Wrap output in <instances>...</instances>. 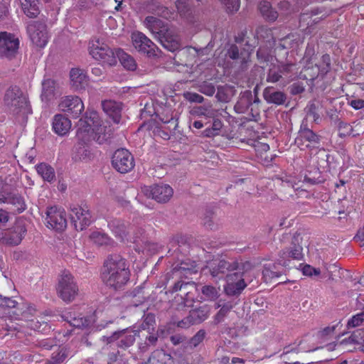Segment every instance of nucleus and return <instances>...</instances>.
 I'll use <instances>...</instances> for the list:
<instances>
[{
    "label": "nucleus",
    "mask_w": 364,
    "mask_h": 364,
    "mask_svg": "<svg viewBox=\"0 0 364 364\" xmlns=\"http://www.w3.org/2000/svg\"><path fill=\"white\" fill-rule=\"evenodd\" d=\"M112 134V129L107 122L101 124L97 113L90 114V117L80 119L77 124V138L79 141L75 147L77 149L80 159L89 158L88 143L95 140L99 144L106 142Z\"/></svg>",
    "instance_id": "f257e3e1"
},
{
    "label": "nucleus",
    "mask_w": 364,
    "mask_h": 364,
    "mask_svg": "<svg viewBox=\"0 0 364 364\" xmlns=\"http://www.w3.org/2000/svg\"><path fill=\"white\" fill-rule=\"evenodd\" d=\"M129 274L126 260L119 255H110L104 263L102 279L107 286L117 289L127 284Z\"/></svg>",
    "instance_id": "f03ea898"
},
{
    "label": "nucleus",
    "mask_w": 364,
    "mask_h": 364,
    "mask_svg": "<svg viewBox=\"0 0 364 364\" xmlns=\"http://www.w3.org/2000/svg\"><path fill=\"white\" fill-rule=\"evenodd\" d=\"M144 25L166 49L174 52L180 48L179 36L159 18L152 16H147L144 21Z\"/></svg>",
    "instance_id": "7ed1b4c3"
},
{
    "label": "nucleus",
    "mask_w": 364,
    "mask_h": 364,
    "mask_svg": "<svg viewBox=\"0 0 364 364\" xmlns=\"http://www.w3.org/2000/svg\"><path fill=\"white\" fill-rule=\"evenodd\" d=\"M5 108L15 115H26L31 113V108L27 96L17 86L7 89L4 97Z\"/></svg>",
    "instance_id": "20e7f679"
},
{
    "label": "nucleus",
    "mask_w": 364,
    "mask_h": 364,
    "mask_svg": "<svg viewBox=\"0 0 364 364\" xmlns=\"http://www.w3.org/2000/svg\"><path fill=\"white\" fill-rule=\"evenodd\" d=\"M89 52L93 58L103 64L113 65L117 63L113 51L102 38L92 39L89 45Z\"/></svg>",
    "instance_id": "39448f33"
},
{
    "label": "nucleus",
    "mask_w": 364,
    "mask_h": 364,
    "mask_svg": "<svg viewBox=\"0 0 364 364\" xmlns=\"http://www.w3.org/2000/svg\"><path fill=\"white\" fill-rule=\"evenodd\" d=\"M314 55V50L313 48L307 47L304 57L303 58V63H305L304 73L303 72L300 74V77L306 79V80H314L318 75H324L326 74L329 69L330 66V57L328 55H323L322 60L323 63V66L321 68L320 66L315 65V66L310 67L311 61L312 60V56Z\"/></svg>",
    "instance_id": "423d86ee"
},
{
    "label": "nucleus",
    "mask_w": 364,
    "mask_h": 364,
    "mask_svg": "<svg viewBox=\"0 0 364 364\" xmlns=\"http://www.w3.org/2000/svg\"><path fill=\"white\" fill-rule=\"evenodd\" d=\"M56 290L58 296L65 302L73 301L78 294L77 283L68 272H64L60 275Z\"/></svg>",
    "instance_id": "0eeeda50"
},
{
    "label": "nucleus",
    "mask_w": 364,
    "mask_h": 364,
    "mask_svg": "<svg viewBox=\"0 0 364 364\" xmlns=\"http://www.w3.org/2000/svg\"><path fill=\"white\" fill-rule=\"evenodd\" d=\"M112 164L117 171L125 173L134 168V159L132 154L127 149H119L113 154Z\"/></svg>",
    "instance_id": "6e6552de"
},
{
    "label": "nucleus",
    "mask_w": 364,
    "mask_h": 364,
    "mask_svg": "<svg viewBox=\"0 0 364 364\" xmlns=\"http://www.w3.org/2000/svg\"><path fill=\"white\" fill-rule=\"evenodd\" d=\"M46 226L56 231H63L67 227L66 213L64 209L55 206L46 211Z\"/></svg>",
    "instance_id": "1a4fd4ad"
},
{
    "label": "nucleus",
    "mask_w": 364,
    "mask_h": 364,
    "mask_svg": "<svg viewBox=\"0 0 364 364\" xmlns=\"http://www.w3.org/2000/svg\"><path fill=\"white\" fill-rule=\"evenodd\" d=\"M141 193L147 198H151L159 203L167 202L173 196L172 188L166 184L144 186Z\"/></svg>",
    "instance_id": "9d476101"
},
{
    "label": "nucleus",
    "mask_w": 364,
    "mask_h": 364,
    "mask_svg": "<svg viewBox=\"0 0 364 364\" xmlns=\"http://www.w3.org/2000/svg\"><path fill=\"white\" fill-rule=\"evenodd\" d=\"M132 43L134 48L149 56L156 55V46L140 31H134L131 34Z\"/></svg>",
    "instance_id": "9b49d317"
},
{
    "label": "nucleus",
    "mask_w": 364,
    "mask_h": 364,
    "mask_svg": "<svg viewBox=\"0 0 364 364\" xmlns=\"http://www.w3.org/2000/svg\"><path fill=\"white\" fill-rule=\"evenodd\" d=\"M27 31L32 43L39 48H43L48 41V32L43 23L31 22L27 26Z\"/></svg>",
    "instance_id": "f8f14e48"
},
{
    "label": "nucleus",
    "mask_w": 364,
    "mask_h": 364,
    "mask_svg": "<svg viewBox=\"0 0 364 364\" xmlns=\"http://www.w3.org/2000/svg\"><path fill=\"white\" fill-rule=\"evenodd\" d=\"M26 232L24 222L22 220L16 221L15 225L5 233H0V240L5 243L17 245L23 238Z\"/></svg>",
    "instance_id": "ddd939ff"
},
{
    "label": "nucleus",
    "mask_w": 364,
    "mask_h": 364,
    "mask_svg": "<svg viewBox=\"0 0 364 364\" xmlns=\"http://www.w3.org/2000/svg\"><path fill=\"white\" fill-rule=\"evenodd\" d=\"M18 38L14 34L6 31L0 33V55L11 57L18 50Z\"/></svg>",
    "instance_id": "4468645a"
},
{
    "label": "nucleus",
    "mask_w": 364,
    "mask_h": 364,
    "mask_svg": "<svg viewBox=\"0 0 364 364\" xmlns=\"http://www.w3.org/2000/svg\"><path fill=\"white\" fill-rule=\"evenodd\" d=\"M319 136L312 130L309 129L306 124H301L298 136L295 139L296 144L301 149L314 147L319 144Z\"/></svg>",
    "instance_id": "2eb2a0df"
},
{
    "label": "nucleus",
    "mask_w": 364,
    "mask_h": 364,
    "mask_svg": "<svg viewBox=\"0 0 364 364\" xmlns=\"http://www.w3.org/2000/svg\"><path fill=\"white\" fill-rule=\"evenodd\" d=\"M70 218L76 230H83L92 223V217L87 207L74 206Z\"/></svg>",
    "instance_id": "dca6fc26"
},
{
    "label": "nucleus",
    "mask_w": 364,
    "mask_h": 364,
    "mask_svg": "<svg viewBox=\"0 0 364 364\" xmlns=\"http://www.w3.org/2000/svg\"><path fill=\"white\" fill-rule=\"evenodd\" d=\"M60 109L70 114L73 117H77L84 110V105L81 99L77 96H65L59 103Z\"/></svg>",
    "instance_id": "f3484780"
},
{
    "label": "nucleus",
    "mask_w": 364,
    "mask_h": 364,
    "mask_svg": "<svg viewBox=\"0 0 364 364\" xmlns=\"http://www.w3.org/2000/svg\"><path fill=\"white\" fill-rule=\"evenodd\" d=\"M225 291L228 295L240 294L247 286L245 282L244 274L237 272L227 275Z\"/></svg>",
    "instance_id": "a211bd4d"
},
{
    "label": "nucleus",
    "mask_w": 364,
    "mask_h": 364,
    "mask_svg": "<svg viewBox=\"0 0 364 364\" xmlns=\"http://www.w3.org/2000/svg\"><path fill=\"white\" fill-rule=\"evenodd\" d=\"M137 336V331L125 329L122 331L115 332L112 336L107 338V341L109 343L117 341V346L125 348L134 343Z\"/></svg>",
    "instance_id": "6ab92c4d"
},
{
    "label": "nucleus",
    "mask_w": 364,
    "mask_h": 364,
    "mask_svg": "<svg viewBox=\"0 0 364 364\" xmlns=\"http://www.w3.org/2000/svg\"><path fill=\"white\" fill-rule=\"evenodd\" d=\"M209 314L210 309L206 306L193 309L185 319L178 322V326L181 328H187L191 325L200 323L208 318Z\"/></svg>",
    "instance_id": "aec40b11"
},
{
    "label": "nucleus",
    "mask_w": 364,
    "mask_h": 364,
    "mask_svg": "<svg viewBox=\"0 0 364 364\" xmlns=\"http://www.w3.org/2000/svg\"><path fill=\"white\" fill-rule=\"evenodd\" d=\"M108 226L113 234L121 241H130L133 243L136 242V237L128 236L129 232H127V225L123 221L115 219L110 221Z\"/></svg>",
    "instance_id": "412c9836"
},
{
    "label": "nucleus",
    "mask_w": 364,
    "mask_h": 364,
    "mask_svg": "<svg viewBox=\"0 0 364 364\" xmlns=\"http://www.w3.org/2000/svg\"><path fill=\"white\" fill-rule=\"evenodd\" d=\"M141 4L149 12L156 14L166 19L173 18L174 13L161 6L157 0H142Z\"/></svg>",
    "instance_id": "4be33fe9"
},
{
    "label": "nucleus",
    "mask_w": 364,
    "mask_h": 364,
    "mask_svg": "<svg viewBox=\"0 0 364 364\" xmlns=\"http://www.w3.org/2000/svg\"><path fill=\"white\" fill-rule=\"evenodd\" d=\"M70 120L63 114H56L53 117L52 127L53 132L58 136L68 134L71 129Z\"/></svg>",
    "instance_id": "5701e85b"
},
{
    "label": "nucleus",
    "mask_w": 364,
    "mask_h": 364,
    "mask_svg": "<svg viewBox=\"0 0 364 364\" xmlns=\"http://www.w3.org/2000/svg\"><path fill=\"white\" fill-rule=\"evenodd\" d=\"M70 77L72 86L77 90L85 88L88 84V77L83 70L73 68Z\"/></svg>",
    "instance_id": "b1692460"
},
{
    "label": "nucleus",
    "mask_w": 364,
    "mask_h": 364,
    "mask_svg": "<svg viewBox=\"0 0 364 364\" xmlns=\"http://www.w3.org/2000/svg\"><path fill=\"white\" fill-rule=\"evenodd\" d=\"M104 112L112 119L114 122L119 123L121 118L122 105L112 100H105L102 103Z\"/></svg>",
    "instance_id": "393cba45"
},
{
    "label": "nucleus",
    "mask_w": 364,
    "mask_h": 364,
    "mask_svg": "<svg viewBox=\"0 0 364 364\" xmlns=\"http://www.w3.org/2000/svg\"><path fill=\"white\" fill-rule=\"evenodd\" d=\"M293 66V64L279 65L272 63V67L269 68L267 75V81L270 82L279 81L282 74L288 73Z\"/></svg>",
    "instance_id": "a878e982"
},
{
    "label": "nucleus",
    "mask_w": 364,
    "mask_h": 364,
    "mask_svg": "<svg viewBox=\"0 0 364 364\" xmlns=\"http://www.w3.org/2000/svg\"><path fill=\"white\" fill-rule=\"evenodd\" d=\"M264 97L268 102L277 105H282L286 99L283 92L274 91L272 87H267L264 90Z\"/></svg>",
    "instance_id": "bb28decb"
},
{
    "label": "nucleus",
    "mask_w": 364,
    "mask_h": 364,
    "mask_svg": "<svg viewBox=\"0 0 364 364\" xmlns=\"http://www.w3.org/2000/svg\"><path fill=\"white\" fill-rule=\"evenodd\" d=\"M21 6L24 14L30 17L34 18L36 17L40 11L38 8V0H21Z\"/></svg>",
    "instance_id": "cd10ccee"
},
{
    "label": "nucleus",
    "mask_w": 364,
    "mask_h": 364,
    "mask_svg": "<svg viewBox=\"0 0 364 364\" xmlns=\"http://www.w3.org/2000/svg\"><path fill=\"white\" fill-rule=\"evenodd\" d=\"M36 169L44 181L50 182L55 178V174L53 168L47 164H38L36 166Z\"/></svg>",
    "instance_id": "c85d7f7f"
},
{
    "label": "nucleus",
    "mask_w": 364,
    "mask_h": 364,
    "mask_svg": "<svg viewBox=\"0 0 364 364\" xmlns=\"http://www.w3.org/2000/svg\"><path fill=\"white\" fill-rule=\"evenodd\" d=\"M65 319L75 328H86L89 327L91 323L90 319L81 316H73L71 313H68L65 316Z\"/></svg>",
    "instance_id": "c756f323"
},
{
    "label": "nucleus",
    "mask_w": 364,
    "mask_h": 364,
    "mask_svg": "<svg viewBox=\"0 0 364 364\" xmlns=\"http://www.w3.org/2000/svg\"><path fill=\"white\" fill-rule=\"evenodd\" d=\"M117 56L123 67L129 70H134L136 68L134 59L122 50L117 51Z\"/></svg>",
    "instance_id": "7c9ffc66"
},
{
    "label": "nucleus",
    "mask_w": 364,
    "mask_h": 364,
    "mask_svg": "<svg viewBox=\"0 0 364 364\" xmlns=\"http://www.w3.org/2000/svg\"><path fill=\"white\" fill-rule=\"evenodd\" d=\"M176 6L182 18L188 19L191 16L192 11L189 0H177Z\"/></svg>",
    "instance_id": "2f4dec72"
},
{
    "label": "nucleus",
    "mask_w": 364,
    "mask_h": 364,
    "mask_svg": "<svg viewBox=\"0 0 364 364\" xmlns=\"http://www.w3.org/2000/svg\"><path fill=\"white\" fill-rule=\"evenodd\" d=\"M8 203L13 206V210L17 213H21L26 210V205L24 199L18 195H12L9 197Z\"/></svg>",
    "instance_id": "473e14b6"
},
{
    "label": "nucleus",
    "mask_w": 364,
    "mask_h": 364,
    "mask_svg": "<svg viewBox=\"0 0 364 364\" xmlns=\"http://www.w3.org/2000/svg\"><path fill=\"white\" fill-rule=\"evenodd\" d=\"M89 238L91 242L97 245H108L110 241V238L107 234L98 230L92 231L90 235Z\"/></svg>",
    "instance_id": "72a5a7b5"
},
{
    "label": "nucleus",
    "mask_w": 364,
    "mask_h": 364,
    "mask_svg": "<svg viewBox=\"0 0 364 364\" xmlns=\"http://www.w3.org/2000/svg\"><path fill=\"white\" fill-rule=\"evenodd\" d=\"M259 10L262 16L269 21H274L278 17L277 12L272 10L268 1L261 2L259 4Z\"/></svg>",
    "instance_id": "f704fd0d"
},
{
    "label": "nucleus",
    "mask_w": 364,
    "mask_h": 364,
    "mask_svg": "<svg viewBox=\"0 0 364 364\" xmlns=\"http://www.w3.org/2000/svg\"><path fill=\"white\" fill-rule=\"evenodd\" d=\"M223 127L222 122L218 119H215L212 123L211 127L206 128L203 135L206 137H213L219 134L220 129Z\"/></svg>",
    "instance_id": "c9c22d12"
},
{
    "label": "nucleus",
    "mask_w": 364,
    "mask_h": 364,
    "mask_svg": "<svg viewBox=\"0 0 364 364\" xmlns=\"http://www.w3.org/2000/svg\"><path fill=\"white\" fill-rule=\"evenodd\" d=\"M55 82L51 79H45L42 82V97L48 100L53 95Z\"/></svg>",
    "instance_id": "e433bc0d"
},
{
    "label": "nucleus",
    "mask_w": 364,
    "mask_h": 364,
    "mask_svg": "<svg viewBox=\"0 0 364 364\" xmlns=\"http://www.w3.org/2000/svg\"><path fill=\"white\" fill-rule=\"evenodd\" d=\"M220 288L214 287L211 285L203 287L201 291L206 299L213 301L218 298L220 295Z\"/></svg>",
    "instance_id": "4c0bfd02"
},
{
    "label": "nucleus",
    "mask_w": 364,
    "mask_h": 364,
    "mask_svg": "<svg viewBox=\"0 0 364 364\" xmlns=\"http://www.w3.org/2000/svg\"><path fill=\"white\" fill-rule=\"evenodd\" d=\"M216 264L215 262L210 264V273L213 275V277H217L219 275V273H224L225 269H227L228 268V263L224 260H220L217 264V268L213 267V265Z\"/></svg>",
    "instance_id": "58836bf2"
},
{
    "label": "nucleus",
    "mask_w": 364,
    "mask_h": 364,
    "mask_svg": "<svg viewBox=\"0 0 364 364\" xmlns=\"http://www.w3.org/2000/svg\"><path fill=\"white\" fill-rule=\"evenodd\" d=\"M302 250L301 246L295 245L291 247L290 250L284 252V255H286V257L299 260L303 257Z\"/></svg>",
    "instance_id": "ea45409f"
},
{
    "label": "nucleus",
    "mask_w": 364,
    "mask_h": 364,
    "mask_svg": "<svg viewBox=\"0 0 364 364\" xmlns=\"http://www.w3.org/2000/svg\"><path fill=\"white\" fill-rule=\"evenodd\" d=\"M364 324V312L353 316L348 321L349 328H355Z\"/></svg>",
    "instance_id": "a19ab883"
},
{
    "label": "nucleus",
    "mask_w": 364,
    "mask_h": 364,
    "mask_svg": "<svg viewBox=\"0 0 364 364\" xmlns=\"http://www.w3.org/2000/svg\"><path fill=\"white\" fill-rule=\"evenodd\" d=\"M229 13L236 12L240 6V0H220Z\"/></svg>",
    "instance_id": "79ce46f5"
},
{
    "label": "nucleus",
    "mask_w": 364,
    "mask_h": 364,
    "mask_svg": "<svg viewBox=\"0 0 364 364\" xmlns=\"http://www.w3.org/2000/svg\"><path fill=\"white\" fill-rule=\"evenodd\" d=\"M65 357L66 355L65 352L61 350L59 352L54 353L53 354V356L48 362V364H60L65 360Z\"/></svg>",
    "instance_id": "37998d69"
},
{
    "label": "nucleus",
    "mask_w": 364,
    "mask_h": 364,
    "mask_svg": "<svg viewBox=\"0 0 364 364\" xmlns=\"http://www.w3.org/2000/svg\"><path fill=\"white\" fill-rule=\"evenodd\" d=\"M185 98L191 102L201 103L204 98L202 95L195 92H186L184 94Z\"/></svg>",
    "instance_id": "c03bdc74"
},
{
    "label": "nucleus",
    "mask_w": 364,
    "mask_h": 364,
    "mask_svg": "<svg viewBox=\"0 0 364 364\" xmlns=\"http://www.w3.org/2000/svg\"><path fill=\"white\" fill-rule=\"evenodd\" d=\"M302 272L306 276L312 277L318 276L321 273V271L319 269L314 268L309 264H306L302 268Z\"/></svg>",
    "instance_id": "a18cd8bd"
},
{
    "label": "nucleus",
    "mask_w": 364,
    "mask_h": 364,
    "mask_svg": "<svg viewBox=\"0 0 364 364\" xmlns=\"http://www.w3.org/2000/svg\"><path fill=\"white\" fill-rule=\"evenodd\" d=\"M200 91L208 96H212L215 90L211 83H204L200 86Z\"/></svg>",
    "instance_id": "49530a36"
},
{
    "label": "nucleus",
    "mask_w": 364,
    "mask_h": 364,
    "mask_svg": "<svg viewBox=\"0 0 364 364\" xmlns=\"http://www.w3.org/2000/svg\"><path fill=\"white\" fill-rule=\"evenodd\" d=\"M17 305V302L9 297H0V306L6 308H15Z\"/></svg>",
    "instance_id": "de8ad7c7"
},
{
    "label": "nucleus",
    "mask_w": 364,
    "mask_h": 364,
    "mask_svg": "<svg viewBox=\"0 0 364 364\" xmlns=\"http://www.w3.org/2000/svg\"><path fill=\"white\" fill-rule=\"evenodd\" d=\"M205 333L204 331H199L191 339V344L194 346H198L205 338Z\"/></svg>",
    "instance_id": "09e8293b"
},
{
    "label": "nucleus",
    "mask_w": 364,
    "mask_h": 364,
    "mask_svg": "<svg viewBox=\"0 0 364 364\" xmlns=\"http://www.w3.org/2000/svg\"><path fill=\"white\" fill-rule=\"evenodd\" d=\"M196 114L198 115V116H205L206 117H214V113L213 111L211 110H209L206 108H204V107H198L196 111H195Z\"/></svg>",
    "instance_id": "8fccbe9b"
},
{
    "label": "nucleus",
    "mask_w": 364,
    "mask_h": 364,
    "mask_svg": "<svg viewBox=\"0 0 364 364\" xmlns=\"http://www.w3.org/2000/svg\"><path fill=\"white\" fill-rule=\"evenodd\" d=\"M262 274H263V276L265 278V279L278 278L281 275L280 273L277 272H273L267 267L264 268Z\"/></svg>",
    "instance_id": "3c124183"
},
{
    "label": "nucleus",
    "mask_w": 364,
    "mask_h": 364,
    "mask_svg": "<svg viewBox=\"0 0 364 364\" xmlns=\"http://www.w3.org/2000/svg\"><path fill=\"white\" fill-rule=\"evenodd\" d=\"M228 55L232 59H238L239 58V51L238 48L235 46H232L228 50Z\"/></svg>",
    "instance_id": "603ef678"
},
{
    "label": "nucleus",
    "mask_w": 364,
    "mask_h": 364,
    "mask_svg": "<svg viewBox=\"0 0 364 364\" xmlns=\"http://www.w3.org/2000/svg\"><path fill=\"white\" fill-rule=\"evenodd\" d=\"M350 105L355 109H360L364 107L363 100H353L350 101Z\"/></svg>",
    "instance_id": "864d4df0"
},
{
    "label": "nucleus",
    "mask_w": 364,
    "mask_h": 364,
    "mask_svg": "<svg viewBox=\"0 0 364 364\" xmlns=\"http://www.w3.org/2000/svg\"><path fill=\"white\" fill-rule=\"evenodd\" d=\"M9 221V213L2 209H0V223L5 224Z\"/></svg>",
    "instance_id": "5fc2aeb1"
},
{
    "label": "nucleus",
    "mask_w": 364,
    "mask_h": 364,
    "mask_svg": "<svg viewBox=\"0 0 364 364\" xmlns=\"http://www.w3.org/2000/svg\"><path fill=\"white\" fill-rule=\"evenodd\" d=\"M257 55L259 59H263L264 61H269V57L264 56V50L262 48H259L257 50Z\"/></svg>",
    "instance_id": "6e6d98bb"
},
{
    "label": "nucleus",
    "mask_w": 364,
    "mask_h": 364,
    "mask_svg": "<svg viewBox=\"0 0 364 364\" xmlns=\"http://www.w3.org/2000/svg\"><path fill=\"white\" fill-rule=\"evenodd\" d=\"M354 240L358 242L360 246H364V238H363L361 235H355L354 237Z\"/></svg>",
    "instance_id": "4d7b16f0"
},
{
    "label": "nucleus",
    "mask_w": 364,
    "mask_h": 364,
    "mask_svg": "<svg viewBox=\"0 0 364 364\" xmlns=\"http://www.w3.org/2000/svg\"><path fill=\"white\" fill-rule=\"evenodd\" d=\"M291 37H292L291 36H288L287 38H285L284 39L282 40L283 43L281 45L284 48H288L287 44L291 41Z\"/></svg>",
    "instance_id": "13d9d810"
},
{
    "label": "nucleus",
    "mask_w": 364,
    "mask_h": 364,
    "mask_svg": "<svg viewBox=\"0 0 364 364\" xmlns=\"http://www.w3.org/2000/svg\"><path fill=\"white\" fill-rule=\"evenodd\" d=\"M147 339L150 344H154L157 341V337L154 335H151L147 338Z\"/></svg>",
    "instance_id": "bf43d9fd"
},
{
    "label": "nucleus",
    "mask_w": 364,
    "mask_h": 364,
    "mask_svg": "<svg viewBox=\"0 0 364 364\" xmlns=\"http://www.w3.org/2000/svg\"><path fill=\"white\" fill-rule=\"evenodd\" d=\"M193 126L196 129H201L203 127V124L200 121H195Z\"/></svg>",
    "instance_id": "052dcab7"
},
{
    "label": "nucleus",
    "mask_w": 364,
    "mask_h": 364,
    "mask_svg": "<svg viewBox=\"0 0 364 364\" xmlns=\"http://www.w3.org/2000/svg\"><path fill=\"white\" fill-rule=\"evenodd\" d=\"M351 341H354V338H352V337H349L348 340V341H346V340H343L342 342H341L340 343H338L337 345L338 348H341L343 345L345 344V343L346 342H351Z\"/></svg>",
    "instance_id": "680f3d73"
},
{
    "label": "nucleus",
    "mask_w": 364,
    "mask_h": 364,
    "mask_svg": "<svg viewBox=\"0 0 364 364\" xmlns=\"http://www.w3.org/2000/svg\"><path fill=\"white\" fill-rule=\"evenodd\" d=\"M162 122L168 123L171 119H173L172 115L170 117H166V118H160Z\"/></svg>",
    "instance_id": "e2e57ef3"
},
{
    "label": "nucleus",
    "mask_w": 364,
    "mask_h": 364,
    "mask_svg": "<svg viewBox=\"0 0 364 364\" xmlns=\"http://www.w3.org/2000/svg\"><path fill=\"white\" fill-rule=\"evenodd\" d=\"M243 363V360L242 359H240L239 358H232V364H235V363Z\"/></svg>",
    "instance_id": "0e129e2a"
},
{
    "label": "nucleus",
    "mask_w": 364,
    "mask_h": 364,
    "mask_svg": "<svg viewBox=\"0 0 364 364\" xmlns=\"http://www.w3.org/2000/svg\"><path fill=\"white\" fill-rule=\"evenodd\" d=\"M9 198H6L3 195L0 194V203H8Z\"/></svg>",
    "instance_id": "69168bd1"
},
{
    "label": "nucleus",
    "mask_w": 364,
    "mask_h": 364,
    "mask_svg": "<svg viewBox=\"0 0 364 364\" xmlns=\"http://www.w3.org/2000/svg\"><path fill=\"white\" fill-rule=\"evenodd\" d=\"M145 321H148V322H152L154 321V318L152 315H147L146 318H145Z\"/></svg>",
    "instance_id": "338daca9"
},
{
    "label": "nucleus",
    "mask_w": 364,
    "mask_h": 364,
    "mask_svg": "<svg viewBox=\"0 0 364 364\" xmlns=\"http://www.w3.org/2000/svg\"><path fill=\"white\" fill-rule=\"evenodd\" d=\"M280 6L287 8L289 6V3L287 1H282L280 3Z\"/></svg>",
    "instance_id": "774afa93"
}]
</instances>
